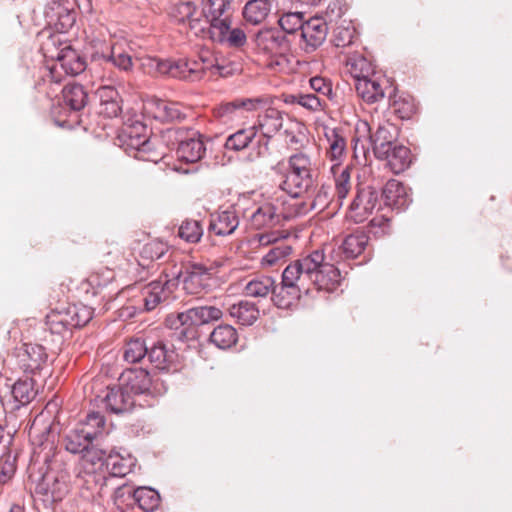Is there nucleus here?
<instances>
[{
  "label": "nucleus",
  "mask_w": 512,
  "mask_h": 512,
  "mask_svg": "<svg viewBox=\"0 0 512 512\" xmlns=\"http://www.w3.org/2000/svg\"><path fill=\"white\" fill-rule=\"evenodd\" d=\"M146 109L154 119L160 122L180 121L185 118V114L178 103L163 99L149 101Z\"/></svg>",
  "instance_id": "nucleus-26"
},
{
  "label": "nucleus",
  "mask_w": 512,
  "mask_h": 512,
  "mask_svg": "<svg viewBox=\"0 0 512 512\" xmlns=\"http://www.w3.org/2000/svg\"><path fill=\"white\" fill-rule=\"evenodd\" d=\"M17 360L19 367L25 373L35 374L46 364L48 354L45 348L40 344H23L17 351Z\"/></svg>",
  "instance_id": "nucleus-21"
},
{
  "label": "nucleus",
  "mask_w": 512,
  "mask_h": 512,
  "mask_svg": "<svg viewBox=\"0 0 512 512\" xmlns=\"http://www.w3.org/2000/svg\"><path fill=\"white\" fill-rule=\"evenodd\" d=\"M230 3L227 0H207L203 9L200 11L202 14L203 21H207L204 24V31L202 38L206 39L208 35L213 32L214 25L219 26L217 22H228L230 17L227 14V9Z\"/></svg>",
  "instance_id": "nucleus-23"
},
{
  "label": "nucleus",
  "mask_w": 512,
  "mask_h": 512,
  "mask_svg": "<svg viewBox=\"0 0 512 512\" xmlns=\"http://www.w3.org/2000/svg\"><path fill=\"white\" fill-rule=\"evenodd\" d=\"M324 136L327 142L325 155L333 163L332 170L334 171L346 158L347 139L344 131L340 128L325 127Z\"/></svg>",
  "instance_id": "nucleus-20"
},
{
  "label": "nucleus",
  "mask_w": 512,
  "mask_h": 512,
  "mask_svg": "<svg viewBox=\"0 0 512 512\" xmlns=\"http://www.w3.org/2000/svg\"><path fill=\"white\" fill-rule=\"evenodd\" d=\"M82 459L86 462H90L92 465H95L97 463L102 462L107 452L99 447V441L92 442L90 445H88L87 449L84 450L82 453Z\"/></svg>",
  "instance_id": "nucleus-59"
},
{
  "label": "nucleus",
  "mask_w": 512,
  "mask_h": 512,
  "mask_svg": "<svg viewBox=\"0 0 512 512\" xmlns=\"http://www.w3.org/2000/svg\"><path fill=\"white\" fill-rule=\"evenodd\" d=\"M99 98V104L111 102L116 99H120L118 91L111 85L101 86L96 92Z\"/></svg>",
  "instance_id": "nucleus-62"
},
{
  "label": "nucleus",
  "mask_w": 512,
  "mask_h": 512,
  "mask_svg": "<svg viewBox=\"0 0 512 512\" xmlns=\"http://www.w3.org/2000/svg\"><path fill=\"white\" fill-rule=\"evenodd\" d=\"M270 59L267 63V66L276 72H281L289 67V60L286 54H269Z\"/></svg>",
  "instance_id": "nucleus-61"
},
{
  "label": "nucleus",
  "mask_w": 512,
  "mask_h": 512,
  "mask_svg": "<svg viewBox=\"0 0 512 512\" xmlns=\"http://www.w3.org/2000/svg\"><path fill=\"white\" fill-rule=\"evenodd\" d=\"M121 98L113 100L111 102H106L104 104H99L98 113L107 118L117 117L121 112Z\"/></svg>",
  "instance_id": "nucleus-60"
},
{
  "label": "nucleus",
  "mask_w": 512,
  "mask_h": 512,
  "mask_svg": "<svg viewBox=\"0 0 512 512\" xmlns=\"http://www.w3.org/2000/svg\"><path fill=\"white\" fill-rule=\"evenodd\" d=\"M162 139L172 148L176 146L179 160L186 163H196L206 152L201 135L194 130L172 127L162 133Z\"/></svg>",
  "instance_id": "nucleus-6"
},
{
  "label": "nucleus",
  "mask_w": 512,
  "mask_h": 512,
  "mask_svg": "<svg viewBox=\"0 0 512 512\" xmlns=\"http://www.w3.org/2000/svg\"><path fill=\"white\" fill-rule=\"evenodd\" d=\"M219 264L203 263V262H188L181 270L173 277L182 279V285L185 292L189 295H199L207 292L213 286V276L217 272Z\"/></svg>",
  "instance_id": "nucleus-8"
},
{
  "label": "nucleus",
  "mask_w": 512,
  "mask_h": 512,
  "mask_svg": "<svg viewBox=\"0 0 512 512\" xmlns=\"http://www.w3.org/2000/svg\"><path fill=\"white\" fill-rule=\"evenodd\" d=\"M265 99L262 97L256 98H238L230 102L223 103L217 109V114L220 117L228 116L237 109H244L246 111H257L265 105Z\"/></svg>",
  "instance_id": "nucleus-35"
},
{
  "label": "nucleus",
  "mask_w": 512,
  "mask_h": 512,
  "mask_svg": "<svg viewBox=\"0 0 512 512\" xmlns=\"http://www.w3.org/2000/svg\"><path fill=\"white\" fill-rule=\"evenodd\" d=\"M230 315L241 325H252L258 318L259 310L255 304L240 301L229 308Z\"/></svg>",
  "instance_id": "nucleus-39"
},
{
  "label": "nucleus",
  "mask_w": 512,
  "mask_h": 512,
  "mask_svg": "<svg viewBox=\"0 0 512 512\" xmlns=\"http://www.w3.org/2000/svg\"><path fill=\"white\" fill-rule=\"evenodd\" d=\"M265 137H273L284 126V112L274 107H267L259 112L253 125Z\"/></svg>",
  "instance_id": "nucleus-27"
},
{
  "label": "nucleus",
  "mask_w": 512,
  "mask_h": 512,
  "mask_svg": "<svg viewBox=\"0 0 512 512\" xmlns=\"http://www.w3.org/2000/svg\"><path fill=\"white\" fill-rule=\"evenodd\" d=\"M45 327L51 334L63 335L64 333L71 331V327L67 318L65 309L52 310L45 318Z\"/></svg>",
  "instance_id": "nucleus-44"
},
{
  "label": "nucleus",
  "mask_w": 512,
  "mask_h": 512,
  "mask_svg": "<svg viewBox=\"0 0 512 512\" xmlns=\"http://www.w3.org/2000/svg\"><path fill=\"white\" fill-rule=\"evenodd\" d=\"M387 161V166L394 174H399L407 169L411 163L410 150L400 144H394L385 156L377 157Z\"/></svg>",
  "instance_id": "nucleus-32"
},
{
  "label": "nucleus",
  "mask_w": 512,
  "mask_h": 512,
  "mask_svg": "<svg viewBox=\"0 0 512 512\" xmlns=\"http://www.w3.org/2000/svg\"><path fill=\"white\" fill-rule=\"evenodd\" d=\"M256 134L257 131L254 126L246 129H240L226 139L225 148L228 150L240 151L249 145Z\"/></svg>",
  "instance_id": "nucleus-46"
},
{
  "label": "nucleus",
  "mask_w": 512,
  "mask_h": 512,
  "mask_svg": "<svg viewBox=\"0 0 512 512\" xmlns=\"http://www.w3.org/2000/svg\"><path fill=\"white\" fill-rule=\"evenodd\" d=\"M86 66L85 58L72 47L66 46L58 52L56 63L49 69V76L52 81L60 82L62 77L60 70L65 75L75 76L82 73Z\"/></svg>",
  "instance_id": "nucleus-10"
},
{
  "label": "nucleus",
  "mask_w": 512,
  "mask_h": 512,
  "mask_svg": "<svg viewBox=\"0 0 512 512\" xmlns=\"http://www.w3.org/2000/svg\"><path fill=\"white\" fill-rule=\"evenodd\" d=\"M356 30L351 25H339L333 30L331 42L335 47H347L353 43Z\"/></svg>",
  "instance_id": "nucleus-54"
},
{
  "label": "nucleus",
  "mask_w": 512,
  "mask_h": 512,
  "mask_svg": "<svg viewBox=\"0 0 512 512\" xmlns=\"http://www.w3.org/2000/svg\"><path fill=\"white\" fill-rule=\"evenodd\" d=\"M219 26L214 25L213 32L206 38L213 42L227 44L229 47L239 48L246 44L247 37L240 28H231V20L228 22H217Z\"/></svg>",
  "instance_id": "nucleus-25"
},
{
  "label": "nucleus",
  "mask_w": 512,
  "mask_h": 512,
  "mask_svg": "<svg viewBox=\"0 0 512 512\" xmlns=\"http://www.w3.org/2000/svg\"><path fill=\"white\" fill-rule=\"evenodd\" d=\"M392 111L398 118L405 120L410 119L415 113L416 107L410 97H398L391 104Z\"/></svg>",
  "instance_id": "nucleus-55"
},
{
  "label": "nucleus",
  "mask_w": 512,
  "mask_h": 512,
  "mask_svg": "<svg viewBox=\"0 0 512 512\" xmlns=\"http://www.w3.org/2000/svg\"><path fill=\"white\" fill-rule=\"evenodd\" d=\"M347 66L349 67V72L355 79V83L359 82V79L369 78V75L373 71L371 63L361 55L348 58Z\"/></svg>",
  "instance_id": "nucleus-51"
},
{
  "label": "nucleus",
  "mask_w": 512,
  "mask_h": 512,
  "mask_svg": "<svg viewBox=\"0 0 512 512\" xmlns=\"http://www.w3.org/2000/svg\"><path fill=\"white\" fill-rule=\"evenodd\" d=\"M271 11L269 0H249L243 9V16L247 22L253 25L262 23Z\"/></svg>",
  "instance_id": "nucleus-36"
},
{
  "label": "nucleus",
  "mask_w": 512,
  "mask_h": 512,
  "mask_svg": "<svg viewBox=\"0 0 512 512\" xmlns=\"http://www.w3.org/2000/svg\"><path fill=\"white\" fill-rule=\"evenodd\" d=\"M257 48L265 54H286L290 50V43L281 30L266 28L260 30L255 36Z\"/></svg>",
  "instance_id": "nucleus-19"
},
{
  "label": "nucleus",
  "mask_w": 512,
  "mask_h": 512,
  "mask_svg": "<svg viewBox=\"0 0 512 512\" xmlns=\"http://www.w3.org/2000/svg\"><path fill=\"white\" fill-rule=\"evenodd\" d=\"M378 203V192L371 186L359 188L349 206V217L362 223L373 212Z\"/></svg>",
  "instance_id": "nucleus-17"
},
{
  "label": "nucleus",
  "mask_w": 512,
  "mask_h": 512,
  "mask_svg": "<svg viewBox=\"0 0 512 512\" xmlns=\"http://www.w3.org/2000/svg\"><path fill=\"white\" fill-rule=\"evenodd\" d=\"M328 34V26L321 17H312L307 20L300 32L303 44L302 49L306 53L314 52L326 40Z\"/></svg>",
  "instance_id": "nucleus-18"
},
{
  "label": "nucleus",
  "mask_w": 512,
  "mask_h": 512,
  "mask_svg": "<svg viewBox=\"0 0 512 512\" xmlns=\"http://www.w3.org/2000/svg\"><path fill=\"white\" fill-rule=\"evenodd\" d=\"M71 475L59 455H55L36 486V493L45 503L61 502L70 491Z\"/></svg>",
  "instance_id": "nucleus-5"
},
{
  "label": "nucleus",
  "mask_w": 512,
  "mask_h": 512,
  "mask_svg": "<svg viewBox=\"0 0 512 512\" xmlns=\"http://www.w3.org/2000/svg\"><path fill=\"white\" fill-rule=\"evenodd\" d=\"M13 399L17 403L16 408L29 404L37 395L33 378L25 377L14 383L11 390Z\"/></svg>",
  "instance_id": "nucleus-33"
},
{
  "label": "nucleus",
  "mask_w": 512,
  "mask_h": 512,
  "mask_svg": "<svg viewBox=\"0 0 512 512\" xmlns=\"http://www.w3.org/2000/svg\"><path fill=\"white\" fill-rule=\"evenodd\" d=\"M350 173L351 168L349 166H346L341 170L339 175L335 177V188L333 190L340 205L342 204V201L346 198L352 187Z\"/></svg>",
  "instance_id": "nucleus-53"
},
{
  "label": "nucleus",
  "mask_w": 512,
  "mask_h": 512,
  "mask_svg": "<svg viewBox=\"0 0 512 512\" xmlns=\"http://www.w3.org/2000/svg\"><path fill=\"white\" fill-rule=\"evenodd\" d=\"M147 357L150 363L160 371H177L179 355L172 344L162 340L148 346Z\"/></svg>",
  "instance_id": "nucleus-15"
},
{
  "label": "nucleus",
  "mask_w": 512,
  "mask_h": 512,
  "mask_svg": "<svg viewBox=\"0 0 512 512\" xmlns=\"http://www.w3.org/2000/svg\"><path fill=\"white\" fill-rule=\"evenodd\" d=\"M308 194H310L311 198L309 202V210L318 211L325 209L335 195L333 187L328 184H322L320 186L315 184Z\"/></svg>",
  "instance_id": "nucleus-41"
},
{
  "label": "nucleus",
  "mask_w": 512,
  "mask_h": 512,
  "mask_svg": "<svg viewBox=\"0 0 512 512\" xmlns=\"http://www.w3.org/2000/svg\"><path fill=\"white\" fill-rule=\"evenodd\" d=\"M62 99L72 111H80L88 102V94L82 85L73 83L63 88Z\"/></svg>",
  "instance_id": "nucleus-34"
},
{
  "label": "nucleus",
  "mask_w": 512,
  "mask_h": 512,
  "mask_svg": "<svg viewBox=\"0 0 512 512\" xmlns=\"http://www.w3.org/2000/svg\"><path fill=\"white\" fill-rule=\"evenodd\" d=\"M16 471V458L10 452L0 457V484L7 483Z\"/></svg>",
  "instance_id": "nucleus-57"
},
{
  "label": "nucleus",
  "mask_w": 512,
  "mask_h": 512,
  "mask_svg": "<svg viewBox=\"0 0 512 512\" xmlns=\"http://www.w3.org/2000/svg\"><path fill=\"white\" fill-rule=\"evenodd\" d=\"M133 465V460L130 457L124 458L118 454L110 453L106 458V466L111 475L115 477H124L131 472Z\"/></svg>",
  "instance_id": "nucleus-47"
},
{
  "label": "nucleus",
  "mask_w": 512,
  "mask_h": 512,
  "mask_svg": "<svg viewBox=\"0 0 512 512\" xmlns=\"http://www.w3.org/2000/svg\"><path fill=\"white\" fill-rule=\"evenodd\" d=\"M178 287V278H169L162 274L157 280L150 282L141 289L143 310L152 311L162 303L175 299L173 295Z\"/></svg>",
  "instance_id": "nucleus-9"
},
{
  "label": "nucleus",
  "mask_w": 512,
  "mask_h": 512,
  "mask_svg": "<svg viewBox=\"0 0 512 512\" xmlns=\"http://www.w3.org/2000/svg\"><path fill=\"white\" fill-rule=\"evenodd\" d=\"M157 139H151L148 136L142 142V147L136 152V159L157 163L164 157V151L157 145Z\"/></svg>",
  "instance_id": "nucleus-48"
},
{
  "label": "nucleus",
  "mask_w": 512,
  "mask_h": 512,
  "mask_svg": "<svg viewBox=\"0 0 512 512\" xmlns=\"http://www.w3.org/2000/svg\"><path fill=\"white\" fill-rule=\"evenodd\" d=\"M237 341L236 329L228 324L218 325L210 334V342L222 350L231 348Z\"/></svg>",
  "instance_id": "nucleus-37"
},
{
  "label": "nucleus",
  "mask_w": 512,
  "mask_h": 512,
  "mask_svg": "<svg viewBox=\"0 0 512 512\" xmlns=\"http://www.w3.org/2000/svg\"><path fill=\"white\" fill-rule=\"evenodd\" d=\"M64 309L67 313L71 330L85 326L93 318V309L84 304H72Z\"/></svg>",
  "instance_id": "nucleus-42"
},
{
  "label": "nucleus",
  "mask_w": 512,
  "mask_h": 512,
  "mask_svg": "<svg viewBox=\"0 0 512 512\" xmlns=\"http://www.w3.org/2000/svg\"><path fill=\"white\" fill-rule=\"evenodd\" d=\"M368 236L363 232H356L353 234H350L346 236L341 244L335 246L332 248L330 253V258L333 263H330L333 265L337 270H339L335 264L340 263L341 261L355 259L359 255L363 253L366 246L368 245ZM325 263V259L323 260ZM326 264H329L326 262ZM340 273V271H338ZM339 281H341V275L339 274ZM340 282L337 283L336 286H338ZM337 287H335L333 290H335Z\"/></svg>",
  "instance_id": "nucleus-11"
},
{
  "label": "nucleus",
  "mask_w": 512,
  "mask_h": 512,
  "mask_svg": "<svg viewBox=\"0 0 512 512\" xmlns=\"http://www.w3.org/2000/svg\"><path fill=\"white\" fill-rule=\"evenodd\" d=\"M382 198L385 206L397 212L404 211L411 203L406 187L395 179L387 181L382 190Z\"/></svg>",
  "instance_id": "nucleus-24"
},
{
  "label": "nucleus",
  "mask_w": 512,
  "mask_h": 512,
  "mask_svg": "<svg viewBox=\"0 0 512 512\" xmlns=\"http://www.w3.org/2000/svg\"><path fill=\"white\" fill-rule=\"evenodd\" d=\"M286 217L283 213L278 212L273 204L265 203L252 213L250 222L255 229L273 228L281 224Z\"/></svg>",
  "instance_id": "nucleus-29"
},
{
  "label": "nucleus",
  "mask_w": 512,
  "mask_h": 512,
  "mask_svg": "<svg viewBox=\"0 0 512 512\" xmlns=\"http://www.w3.org/2000/svg\"><path fill=\"white\" fill-rule=\"evenodd\" d=\"M78 429L83 430V432L89 433V439L93 442L99 441L103 437V433L100 430H97L91 425H87V422L83 421L77 425Z\"/></svg>",
  "instance_id": "nucleus-64"
},
{
  "label": "nucleus",
  "mask_w": 512,
  "mask_h": 512,
  "mask_svg": "<svg viewBox=\"0 0 512 512\" xmlns=\"http://www.w3.org/2000/svg\"><path fill=\"white\" fill-rule=\"evenodd\" d=\"M311 157L304 152L290 155L287 161H280L272 170L278 178L279 188L292 198L309 193L315 186L316 176Z\"/></svg>",
  "instance_id": "nucleus-3"
},
{
  "label": "nucleus",
  "mask_w": 512,
  "mask_h": 512,
  "mask_svg": "<svg viewBox=\"0 0 512 512\" xmlns=\"http://www.w3.org/2000/svg\"><path fill=\"white\" fill-rule=\"evenodd\" d=\"M147 127L138 121L131 125L123 127L117 136L118 145L132 157H136V152L142 147V142L147 137Z\"/></svg>",
  "instance_id": "nucleus-22"
},
{
  "label": "nucleus",
  "mask_w": 512,
  "mask_h": 512,
  "mask_svg": "<svg viewBox=\"0 0 512 512\" xmlns=\"http://www.w3.org/2000/svg\"><path fill=\"white\" fill-rule=\"evenodd\" d=\"M258 242L260 246L272 245L261 259V264L265 267H272L285 261L293 250L292 246L285 240H280L275 232L259 234Z\"/></svg>",
  "instance_id": "nucleus-16"
},
{
  "label": "nucleus",
  "mask_w": 512,
  "mask_h": 512,
  "mask_svg": "<svg viewBox=\"0 0 512 512\" xmlns=\"http://www.w3.org/2000/svg\"><path fill=\"white\" fill-rule=\"evenodd\" d=\"M311 89L315 92L314 94L320 95L325 100L333 98V88L330 80L315 76L309 80Z\"/></svg>",
  "instance_id": "nucleus-58"
},
{
  "label": "nucleus",
  "mask_w": 512,
  "mask_h": 512,
  "mask_svg": "<svg viewBox=\"0 0 512 512\" xmlns=\"http://www.w3.org/2000/svg\"><path fill=\"white\" fill-rule=\"evenodd\" d=\"M239 225V219L234 210H224L211 214L209 231L217 236L232 234Z\"/></svg>",
  "instance_id": "nucleus-30"
},
{
  "label": "nucleus",
  "mask_w": 512,
  "mask_h": 512,
  "mask_svg": "<svg viewBox=\"0 0 512 512\" xmlns=\"http://www.w3.org/2000/svg\"><path fill=\"white\" fill-rule=\"evenodd\" d=\"M133 498L139 508L146 512L154 511L160 504L159 493L150 487H138L133 492Z\"/></svg>",
  "instance_id": "nucleus-43"
},
{
  "label": "nucleus",
  "mask_w": 512,
  "mask_h": 512,
  "mask_svg": "<svg viewBox=\"0 0 512 512\" xmlns=\"http://www.w3.org/2000/svg\"><path fill=\"white\" fill-rule=\"evenodd\" d=\"M203 226L201 221L194 219H185L178 228V236L187 243H198L203 236Z\"/></svg>",
  "instance_id": "nucleus-45"
},
{
  "label": "nucleus",
  "mask_w": 512,
  "mask_h": 512,
  "mask_svg": "<svg viewBox=\"0 0 512 512\" xmlns=\"http://www.w3.org/2000/svg\"><path fill=\"white\" fill-rule=\"evenodd\" d=\"M357 94L368 103H375L384 97V90L379 81L372 78L359 79L355 83Z\"/></svg>",
  "instance_id": "nucleus-38"
},
{
  "label": "nucleus",
  "mask_w": 512,
  "mask_h": 512,
  "mask_svg": "<svg viewBox=\"0 0 512 512\" xmlns=\"http://www.w3.org/2000/svg\"><path fill=\"white\" fill-rule=\"evenodd\" d=\"M324 253H312L291 262L282 272L280 285L271 276L260 275L248 281L244 294L253 298H266L271 294L274 304L283 309L291 307L312 289L333 291L339 282V272L331 264L323 262Z\"/></svg>",
  "instance_id": "nucleus-1"
},
{
  "label": "nucleus",
  "mask_w": 512,
  "mask_h": 512,
  "mask_svg": "<svg viewBox=\"0 0 512 512\" xmlns=\"http://www.w3.org/2000/svg\"><path fill=\"white\" fill-rule=\"evenodd\" d=\"M369 232L375 237H382L391 232V218L386 214L373 217L369 223Z\"/></svg>",
  "instance_id": "nucleus-56"
},
{
  "label": "nucleus",
  "mask_w": 512,
  "mask_h": 512,
  "mask_svg": "<svg viewBox=\"0 0 512 512\" xmlns=\"http://www.w3.org/2000/svg\"><path fill=\"white\" fill-rule=\"evenodd\" d=\"M87 422V425H91L97 430H100L104 434V428H105V417L99 413V412H91L88 413L85 420Z\"/></svg>",
  "instance_id": "nucleus-63"
},
{
  "label": "nucleus",
  "mask_w": 512,
  "mask_h": 512,
  "mask_svg": "<svg viewBox=\"0 0 512 512\" xmlns=\"http://www.w3.org/2000/svg\"><path fill=\"white\" fill-rule=\"evenodd\" d=\"M396 139V128L393 124L386 122L380 124L370 136L373 145V151L376 157L385 156L387 151L393 146Z\"/></svg>",
  "instance_id": "nucleus-31"
},
{
  "label": "nucleus",
  "mask_w": 512,
  "mask_h": 512,
  "mask_svg": "<svg viewBox=\"0 0 512 512\" xmlns=\"http://www.w3.org/2000/svg\"><path fill=\"white\" fill-rule=\"evenodd\" d=\"M153 61L160 74L190 82L217 77L227 78L240 71L239 64L225 59L219 61L208 52L200 54L198 59Z\"/></svg>",
  "instance_id": "nucleus-2"
},
{
  "label": "nucleus",
  "mask_w": 512,
  "mask_h": 512,
  "mask_svg": "<svg viewBox=\"0 0 512 512\" xmlns=\"http://www.w3.org/2000/svg\"><path fill=\"white\" fill-rule=\"evenodd\" d=\"M91 63L93 65H103L104 71L112 67L123 72H131L133 69L132 57L111 45H104L101 50H95L91 54Z\"/></svg>",
  "instance_id": "nucleus-14"
},
{
  "label": "nucleus",
  "mask_w": 512,
  "mask_h": 512,
  "mask_svg": "<svg viewBox=\"0 0 512 512\" xmlns=\"http://www.w3.org/2000/svg\"><path fill=\"white\" fill-rule=\"evenodd\" d=\"M290 103L298 104L309 111H320L327 105L326 100L314 93H299L290 96Z\"/></svg>",
  "instance_id": "nucleus-49"
},
{
  "label": "nucleus",
  "mask_w": 512,
  "mask_h": 512,
  "mask_svg": "<svg viewBox=\"0 0 512 512\" xmlns=\"http://www.w3.org/2000/svg\"><path fill=\"white\" fill-rule=\"evenodd\" d=\"M222 311L216 306H195L176 315H168L165 325L175 330L174 337L181 342L194 340L197 327L219 320Z\"/></svg>",
  "instance_id": "nucleus-4"
},
{
  "label": "nucleus",
  "mask_w": 512,
  "mask_h": 512,
  "mask_svg": "<svg viewBox=\"0 0 512 512\" xmlns=\"http://www.w3.org/2000/svg\"><path fill=\"white\" fill-rule=\"evenodd\" d=\"M306 21H304V14L301 12H287L284 13L278 20L282 32L292 34L298 29L302 31Z\"/></svg>",
  "instance_id": "nucleus-52"
},
{
  "label": "nucleus",
  "mask_w": 512,
  "mask_h": 512,
  "mask_svg": "<svg viewBox=\"0 0 512 512\" xmlns=\"http://www.w3.org/2000/svg\"><path fill=\"white\" fill-rule=\"evenodd\" d=\"M148 346L141 338L129 340L124 348V360L129 363H138L147 356Z\"/></svg>",
  "instance_id": "nucleus-50"
},
{
  "label": "nucleus",
  "mask_w": 512,
  "mask_h": 512,
  "mask_svg": "<svg viewBox=\"0 0 512 512\" xmlns=\"http://www.w3.org/2000/svg\"><path fill=\"white\" fill-rule=\"evenodd\" d=\"M102 402L107 411L117 415L130 412L136 405L141 407L153 405L150 400L137 403L138 400L121 383L118 386L108 387Z\"/></svg>",
  "instance_id": "nucleus-12"
},
{
  "label": "nucleus",
  "mask_w": 512,
  "mask_h": 512,
  "mask_svg": "<svg viewBox=\"0 0 512 512\" xmlns=\"http://www.w3.org/2000/svg\"><path fill=\"white\" fill-rule=\"evenodd\" d=\"M89 435V433L83 432L76 426L63 439L65 449L73 454H81L93 442L88 438Z\"/></svg>",
  "instance_id": "nucleus-40"
},
{
  "label": "nucleus",
  "mask_w": 512,
  "mask_h": 512,
  "mask_svg": "<svg viewBox=\"0 0 512 512\" xmlns=\"http://www.w3.org/2000/svg\"><path fill=\"white\" fill-rule=\"evenodd\" d=\"M202 14L193 1H182L171 6L169 15L178 24H188L190 31L196 36L202 38L204 24Z\"/></svg>",
  "instance_id": "nucleus-13"
},
{
  "label": "nucleus",
  "mask_w": 512,
  "mask_h": 512,
  "mask_svg": "<svg viewBox=\"0 0 512 512\" xmlns=\"http://www.w3.org/2000/svg\"><path fill=\"white\" fill-rule=\"evenodd\" d=\"M168 251V245L159 240H153L146 243L140 252V259L138 260V266L142 270H146L144 274L138 276L139 280H144L149 274L150 270L154 269L152 264L154 261L162 259Z\"/></svg>",
  "instance_id": "nucleus-28"
},
{
  "label": "nucleus",
  "mask_w": 512,
  "mask_h": 512,
  "mask_svg": "<svg viewBox=\"0 0 512 512\" xmlns=\"http://www.w3.org/2000/svg\"><path fill=\"white\" fill-rule=\"evenodd\" d=\"M119 380L135 399L145 397V400L150 399L152 403L167 390L163 381L153 378L143 368H128L123 371Z\"/></svg>",
  "instance_id": "nucleus-7"
}]
</instances>
